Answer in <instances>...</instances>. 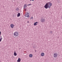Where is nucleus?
<instances>
[{
  "label": "nucleus",
  "mask_w": 62,
  "mask_h": 62,
  "mask_svg": "<svg viewBox=\"0 0 62 62\" xmlns=\"http://www.w3.org/2000/svg\"><path fill=\"white\" fill-rule=\"evenodd\" d=\"M50 33H51V34H52L53 33V31H51L50 32Z\"/></svg>",
  "instance_id": "18"
},
{
  "label": "nucleus",
  "mask_w": 62,
  "mask_h": 62,
  "mask_svg": "<svg viewBox=\"0 0 62 62\" xmlns=\"http://www.w3.org/2000/svg\"><path fill=\"white\" fill-rule=\"evenodd\" d=\"M35 53H36V52H37V51L36 50H35Z\"/></svg>",
  "instance_id": "24"
},
{
  "label": "nucleus",
  "mask_w": 62,
  "mask_h": 62,
  "mask_svg": "<svg viewBox=\"0 0 62 62\" xmlns=\"http://www.w3.org/2000/svg\"><path fill=\"white\" fill-rule=\"evenodd\" d=\"M36 48V46H34L33 47V48Z\"/></svg>",
  "instance_id": "20"
},
{
  "label": "nucleus",
  "mask_w": 62,
  "mask_h": 62,
  "mask_svg": "<svg viewBox=\"0 0 62 62\" xmlns=\"http://www.w3.org/2000/svg\"><path fill=\"white\" fill-rule=\"evenodd\" d=\"M14 0V1H15V0Z\"/></svg>",
  "instance_id": "29"
},
{
  "label": "nucleus",
  "mask_w": 62,
  "mask_h": 62,
  "mask_svg": "<svg viewBox=\"0 0 62 62\" xmlns=\"http://www.w3.org/2000/svg\"><path fill=\"white\" fill-rule=\"evenodd\" d=\"M14 36L16 37H17L19 35V33L17 32H15L13 34Z\"/></svg>",
  "instance_id": "2"
},
{
  "label": "nucleus",
  "mask_w": 62,
  "mask_h": 62,
  "mask_svg": "<svg viewBox=\"0 0 62 62\" xmlns=\"http://www.w3.org/2000/svg\"><path fill=\"white\" fill-rule=\"evenodd\" d=\"M29 14L28 12H26L25 14V16L26 17H28V18H29Z\"/></svg>",
  "instance_id": "3"
},
{
  "label": "nucleus",
  "mask_w": 62,
  "mask_h": 62,
  "mask_svg": "<svg viewBox=\"0 0 62 62\" xmlns=\"http://www.w3.org/2000/svg\"><path fill=\"white\" fill-rule=\"evenodd\" d=\"M24 9V10H25V11H26L27 10V9H26V8H25V9Z\"/></svg>",
  "instance_id": "19"
},
{
  "label": "nucleus",
  "mask_w": 62,
  "mask_h": 62,
  "mask_svg": "<svg viewBox=\"0 0 62 62\" xmlns=\"http://www.w3.org/2000/svg\"><path fill=\"white\" fill-rule=\"evenodd\" d=\"M28 23H29V21H28L27 22Z\"/></svg>",
  "instance_id": "23"
},
{
  "label": "nucleus",
  "mask_w": 62,
  "mask_h": 62,
  "mask_svg": "<svg viewBox=\"0 0 62 62\" xmlns=\"http://www.w3.org/2000/svg\"><path fill=\"white\" fill-rule=\"evenodd\" d=\"M20 15H21V14H20V13H19L17 14V17H20Z\"/></svg>",
  "instance_id": "10"
},
{
  "label": "nucleus",
  "mask_w": 62,
  "mask_h": 62,
  "mask_svg": "<svg viewBox=\"0 0 62 62\" xmlns=\"http://www.w3.org/2000/svg\"><path fill=\"white\" fill-rule=\"evenodd\" d=\"M38 23V22H36L35 23H34V26L37 25V23Z\"/></svg>",
  "instance_id": "12"
},
{
  "label": "nucleus",
  "mask_w": 62,
  "mask_h": 62,
  "mask_svg": "<svg viewBox=\"0 0 62 62\" xmlns=\"http://www.w3.org/2000/svg\"><path fill=\"white\" fill-rule=\"evenodd\" d=\"M33 17H31V18H30V20H31V19H33Z\"/></svg>",
  "instance_id": "17"
},
{
  "label": "nucleus",
  "mask_w": 62,
  "mask_h": 62,
  "mask_svg": "<svg viewBox=\"0 0 62 62\" xmlns=\"http://www.w3.org/2000/svg\"><path fill=\"white\" fill-rule=\"evenodd\" d=\"M0 38H2V36H0Z\"/></svg>",
  "instance_id": "26"
},
{
  "label": "nucleus",
  "mask_w": 62,
  "mask_h": 62,
  "mask_svg": "<svg viewBox=\"0 0 62 62\" xmlns=\"http://www.w3.org/2000/svg\"><path fill=\"white\" fill-rule=\"evenodd\" d=\"M51 6H50L49 5H48V4L47 3H46L44 6V8H46V9H47V8H51Z\"/></svg>",
  "instance_id": "1"
},
{
  "label": "nucleus",
  "mask_w": 62,
  "mask_h": 62,
  "mask_svg": "<svg viewBox=\"0 0 62 62\" xmlns=\"http://www.w3.org/2000/svg\"><path fill=\"white\" fill-rule=\"evenodd\" d=\"M34 0H30V1H34Z\"/></svg>",
  "instance_id": "22"
},
{
  "label": "nucleus",
  "mask_w": 62,
  "mask_h": 62,
  "mask_svg": "<svg viewBox=\"0 0 62 62\" xmlns=\"http://www.w3.org/2000/svg\"><path fill=\"white\" fill-rule=\"evenodd\" d=\"M41 55L42 56H43L44 55V53H41Z\"/></svg>",
  "instance_id": "13"
},
{
  "label": "nucleus",
  "mask_w": 62,
  "mask_h": 62,
  "mask_svg": "<svg viewBox=\"0 0 62 62\" xmlns=\"http://www.w3.org/2000/svg\"><path fill=\"white\" fill-rule=\"evenodd\" d=\"M29 4H28L27 5V6H29Z\"/></svg>",
  "instance_id": "27"
},
{
  "label": "nucleus",
  "mask_w": 62,
  "mask_h": 62,
  "mask_svg": "<svg viewBox=\"0 0 62 62\" xmlns=\"http://www.w3.org/2000/svg\"><path fill=\"white\" fill-rule=\"evenodd\" d=\"M27 7V5H26V4H25L23 6V9H25V8H26Z\"/></svg>",
  "instance_id": "7"
},
{
  "label": "nucleus",
  "mask_w": 62,
  "mask_h": 62,
  "mask_svg": "<svg viewBox=\"0 0 62 62\" xmlns=\"http://www.w3.org/2000/svg\"><path fill=\"white\" fill-rule=\"evenodd\" d=\"M58 55V54H57V53H54V54L53 56L55 58V57H57Z\"/></svg>",
  "instance_id": "4"
},
{
  "label": "nucleus",
  "mask_w": 62,
  "mask_h": 62,
  "mask_svg": "<svg viewBox=\"0 0 62 62\" xmlns=\"http://www.w3.org/2000/svg\"><path fill=\"white\" fill-rule=\"evenodd\" d=\"M47 3L48 4V5H49V6L50 7H51L50 6H52V3H51V2H49Z\"/></svg>",
  "instance_id": "5"
},
{
  "label": "nucleus",
  "mask_w": 62,
  "mask_h": 62,
  "mask_svg": "<svg viewBox=\"0 0 62 62\" xmlns=\"http://www.w3.org/2000/svg\"><path fill=\"white\" fill-rule=\"evenodd\" d=\"M10 26L11 27V28H13V27H14V25L12 24H11L10 25Z\"/></svg>",
  "instance_id": "8"
},
{
  "label": "nucleus",
  "mask_w": 62,
  "mask_h": 62,
  "mask_svg": "<svg viewBox=\"0 0 62 62\" xmlns=\"http://www.w3.org/2000/svg\"><path fill=\"white\" fill-rule=\"evenodd\" d=\"M21 59H20V58H19L17 61L18 62H21Z\"/></svg>",
  "instance_id": "9"
},
{
  "label": "nucleus",
  "mask_w": 62,
  "mask_h": 62,
  "mask_svg": "<svg viewBox=\"0 0 62 62\" xmlns=\"http://www.w3.org/2000/svg\"><path fill=\"white\" fill-rule=\"evenodd\" d=\"M41 22L42 23H44L45 22V19L42 18L41 20Z\"/></svg>",
  "instance_id": "6"
},
{
  "label": "nucleus",
  "mask_w": 62,
  "mask_h": 62,
  "mask_svg": "<svg viewBox=\"0 0 62 62\" xmlns=\"http://www.w3.org/2000/svg\"><path fill=\"white\" fill-rule=\"evenodd\" d=\"M29 5H32V4H29Z\"/></svg>",
  "instance_id": "25"
},
{
  "label": "nucleus",
  "mask_w": 62,
  "mask_h": 62,
  "mask_svg": "<svg viewBox=\"0 0 62 62\" xmlns=\"http://www.w3.org/2000/svg\"><path fill=\"white\" fill-rule=\"evenodd\" d=\"M19 9V8H17L16 9V10H17V11H18Z\"/></svg>",
  "instance_id": "15"
},
{
  "label": "nucleus",
  "mask_w": 62,
  "mask_h": 62,
  "mask_svg": "<svg viewBox=\"0 0 62 62\" xmlns=\"http://www.w3.org/2000/svg\"><path fill=\"white\" fill-rule=\"evenodd\" d=\"M2 38H0V42H1V41H2Z\"/></svg>",
  "instance_id": "16"
},
{
  "label": "nucleus",
  "mask_w": 62,
  "mask_h": 62,
  "mask_svg": "<svg viewBox=\"0 0 62 62\" xmlns=\"http://www.w3.org/2000/svg\"><path fill=\"white\" fill-rule=\"evenodd\" d=\"M29 56L30 57H33V55L32 54H30L29 55Z\"/></svg>",
  "instance_id": "14"
},
{
  "label": "nucleus",
  "mask_w": 62,
  "mask_h": 62,
  "mask_svg": "<svg viewBox=\"0 0 62 62\" xmlns=\"http://www.w3.org/2000/svg\"><path fill=\"white\" fill-rule=\"evenodd\" d=\"M19 49H21V48H20Z\"/></svg>",
  "instance_id": "28"
},
{
  "label": "nucleus",
  "mask_w": 62,
  "mask_h": 62,
  "mask_svg": "<svg viewBox=\"0 0 62 62\" xmlns=\"http://www.w3.org/2000/svg\"><path fill=\"white\" fill-rule=\"evenodd\" d=\"M16 51H15L14 52V55L15 56H16L17 55V54L16 53Z\"/></svg>",
  "instance_id": "11"
},
{
  "label": "nucleus",
  "mask_w": 62,
  "mask_h": 62,
  "mask_svg": "<svg viewBox=\"0 0 62 62\" xmlns=\"http://www.w3.org/2000/svg\"><path fill=\"white\" fill-rule=\"evenodd\" d=\"M1 32L0 31V36H1Z\"/></svg>",
  "instance_id": "21"
}]
</instances>
